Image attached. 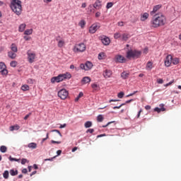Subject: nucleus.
<instances>
[{
    "label": "nucleus",
    "mask_w": 181,
    "mask_h": 181,
    "mask_svg": "<svg viewBox=\"0 0 181 181\" xmlns=\"http://www.w3.org/2000/svg\"><path fill=\"white\" fill-rule=\"evenodd\" d=\"M160 108L159 107H155L154 108V111L156 112H161V111H166V108H165L164 107H165V104H163V103H161V104H160Z\"/></svg>",
    "instance_id": "obj_12"
},
{
    "label": "nucleus",
    "mask_w": 181,
    "mask_h": 181,
    "mask_svg": "<svg viewBox=\"0 0 181 181\" xmlns=\"http://www.w3.org/2000/svg\"><path fill=\"white\" fill-rule=\"evenodd\" d=\"M26 163H29V160H28L26 158H22L21 165H25Z\"/></svg>",
    "instance_id": "obj_44"
},
{
    "label": "nucleus",
    "mask_w": 181,
    "mask_h": 181,
    "mask_svg": "<svg viewBox=\"0 0 181 181\" xmlns=\"http://www.w3.org/2000/svg\"><path fill=\"white\" fill-rule=\"evenodd\" d=\"M148 18H149V14L148 13H144L141 17V21L142 22L146 21V19H148Z\"/></svg>",
    "instance_id": "obj_20"
},
{
    "label": "nucleus",
    "mask_w": 181,
    "mask_h": 181,
    "mask_svg": "<svg viewBox=\"0 0 181 181\" xmlns=\"http://www.w3.org/2000/svg\"><path fill=\"white\" fill-rule=\"evenodd\" d=\"M81 81L84 84H87V83H90V81H91V78L88 76H85L82 78Z\"/></svg>",
    "instance_id": "obj_18"
},
{
    "label": "nucleus",
    "mask_w": 181,
    "mask_h": 181,
    "mask_svg": "<svg viewBox=\"0 0 181 181\" xmlns=\"http://www.w3.org/2000/svg\"><path fill=\"white\" fill-rule=\"evenodd\" d=\"M25 28H26V24H21L18 28L19 32H23V30H25Z\"/></svg>",
    "instance_id": "obj_24"
},
{
    "label": "nucleus",
    "mask_w": 181,
    "mask_h": 181,
    "mask_svg": "<svg viewBox=\"0 0 181 181\" xmlns=\"http://www.w3.org/2000/svg\"><path fill=\"white\" fill-rule=\"evenodd\" d=\"M27 81L28 84H33V83H35V79L29 78Z\"/></svg>",
    "instance_id": "obj_47"
},
{
    "label": "nucleus",
    "mask_w": 181,
    "mask_h": 181,
    "mask_svg": "<svg viewBox=\"0 0 181 181\" xmlns=\"http://www.w3.org/2000/svg\"><path fill=\"white\" fill-rule=\"evenodd\" d=\"M160 8H162V5H160V4L154 6L153 11H151V13H150V15H151V16L155 15V13H156V12H158V11H159V9H160Z\"/></svg>",
    "instance_id": "obj_13"
},
{
    "label": "nucleus",
    "mask_w": 181,
    "mask_h": 181,
    "mask_svg": "<svg viewBox=\"0 0 181 181\" xmlns=\"http://www.w3.org/2000/svg\"><path fill=\"white\" fill-rule=\"evenodd\" d=\"M101 15V13H100L99 11L96 12L95 13V18H99V16Z\"/></svg>",
    "instance_id": "obj_62"
},
{
    "label": "nucleus",
    "mask_w": 181,
    "mask_h": 181,
    "mask_svg": "<svg viewBox=\"0 0 181 181\" xmlns=\"http://www.w3.org/2000/svg\"><path fill=\"white\" fill-rule=\"evenodd\" d=\"M6 65H5V63L0 62V71L2 70L4 67H5Z\"/></svg>",
    "instance_id": "obj_48"
},
{
    "label": "nucleus",
    "mask_w": 181,
    "mask_h": 181,
    "mask_svg": "<svg viewBox=\"0 0 181 181\" xmlns=\"http://www.w3.org/2000/svg\"><path fill=\"white\" fill-rule=\"evenodd\" d=\"M80 69H81V70L88 71V70H91V69H93V63L90 61H87L85 64H80Z\"/></svg>",
    "instance_id": "obj_5"
},
{
    "label": "nucleus",
    "mask_w": 181,
    "mask_h": 181,
    "mask_svg": "<svg viewBox=\"0 0 181 181\" xmlns=\"http://www.w3.org/2000/svg\"><path fill=\"white\" fill-rule=\"evenodd\" d=\"M145 110H151V105H146L145 106Z\"/></svg>",
    "instance_id": "obj_63"
},
{
    "label": "nucleus",
    "mask_w": 181,
    "mask_h": 181,
    "mask_svg": "<svg viewBox=\"0 0 181 181\" xmlns=\"http://www.w3.org/2000/svg\"><path fill=\"white\" fill-rule=\"evenodd\" d=\"M16 64H18V62H16V61H12L10 63L11 67H16Z\"/></svg>",
    "instance_id": "obj_39"
},
{
    "label": "nucleus",
    "mask_w": 181,
    "mask_h": 181,
    "mask_svg": "<svg viewBox=\"0 0 181 181\" xmlns=\"http://www.w3.org/2000/svg\"><path fill=\"white\" fill-rule=\"evenodd\" d=\"M58 97H59L61 100H66L67 97H69V91L64 88L61 89L58 92Z\"/></svg>",
    "instance_id": "obj_6"
},
{
    "label": "nucleus",
    "mask_w": 181,
    "mask_h": 181,
    "mask_svg": "<svg viewBox=\"0 0 181 181\" xmlns=\"http://www.w3.org/2000/svg\"><path fill=\"white\" fill-rule=\"evenodd\" d=\"M10 7L13 12L18 16L22 13V1L21 0H12Z\"/></svg>",
    "instance_id": "obj_2"
},
{
    "label": "nucleus",
    "mask_w": 181,
    "mask_h": 181,
    "mask_svg": "<svg viewBox=\"0 0 181 181\" xmlns=\"http://www.w3.org/2000/svg\"><path fill=\"white\" fill-rule=\"evenodd\" d=\"M22 173H24V174L28 173V169L23 168V169L22 170Z\"/></svg>",
    "instance_id": "obj_60"
},
{
    "label": "nucleus",
    "mask_w": 181,
    "mask_h": 181,
    "mask_svg": "<svg viewBox=\"0 0 181 181\" xmlns=\"http://www.w3.org/2000/svg\"><path fill=\"white\" fill-rule=\"evenodd\" d=\"M166 22V18L163 15L155 14L153 20L152 21L153 28H159V26H163Z\"/></svg>",
    "instance_id": "obj_1"
},
{
    "label": "nucleus",
    "mask_w": 181,
    "mask_h": 181,
    "mask_svg": "<svg viewBox=\"0 0 181 181\" xmlns=\"http://www.w3.org/2000/svg\"><path fill=\"white\" fill-rule=\"evenodd\" d=\"M141 54H142L141 51L131 49L127 52V59H139V57H141Z\"/></svg>",
    "instance_id": "obj_4"
},
{
    "label": "nucleus",
    "mask_w": 181,
    "mask_h": 181,
    "mask_svg": "<svg viewBox=\"0 0 181 181\" xmlns=\"http://www.w3.org/2000/svg\"><path fill=\"white\" fill-rule=\"evenodd\" d=\"M77 52H84L86 50V45L84 43H81L76 47Z\"/></svg>",
    "instance_id": "obj_14"
},
{
    "label": "nucleus",
    "mask_w": 181,
    "mask_h": 181,
    "mask_svg": "<svg viewBox=\"0 0 181 181\" xmlns=\"http://www.w3.org/2000/svg\"><path fill=\"white\" fill-rule=\"evenodd\" d=\"M91 87L94 90H96V88H97V87H98V86L96 83H93V84H92Z\"/></svg>",
    "instance_id": "obj_55"
},
{
    "label": "nucleus",
    "mask_w": 181,
    "mask_h": 181,
    "mask_svg": "<svg viewBox=\"0 0 181 181\" xmlns=\"http://www.w3.org/2000/svg\"><path fill=\"white\" fill-rule=\"evenodd\" d=\"M121 77L123 80H127V78H129V73L127 71H124L121 73Z\"/></svg>",
    "instance_id": "obj_16"
},
{
    "label": "nucleus",
    "mask_w": 181,
    "mask_h": 181,
    "mask_svg": "<svg viewBox=\"0 0 181 181\" xmlns=\"http://www.w3.org/2000/svg\"><path fill=\"white\" fill-rule=\"evenodd\" d=\"M157 83L158 84H163V79H162V78L157 79Z\"/></svg>",
    "instance_id": "obj_51"
},
{
    "label": "nucleus",
    "mask_w": 181,
    "mask_h": 181,
    "mask_svg": "<svg viewBox=\"0 0 181 181\" xmlns=\"http://www.w3.org/2000/svg\"><path fill=\"white\" fill-rule=\"evenodd\" d=\"M104 56H105V54L104 52H100L98 54V59L99 60H103V59H104Z\"/></svg>",
    "instance_id": "obj_33"
},
{
    "label": "nucleus",
    "mask_w": 181,
    "mask_h": 181,
    "mask_svg": "<svg viewBox=\"0 0 181 181\" xmlns=\"http://www.w3.org/2000/svg\"><path fill=\"white\" fill-rule=\"evenodd\" d=\"M84 127L85 128H90V127H93V122H91V121H88L85 122Z\"/></svg>",
    "instance_id": "obj_23"
},
{
    "label": "nucleus",
    "mask_w": 181,
    "mask_h": 181,
    "mask_svg": "<svg viewBox=\"0 0 181 181\" xmlns=\"http://www.w3.org/2000/svg\"><path fill=\"white\" fill-rule=\"evenodd\" d=\"M114 122H115V121L109 122L107 124L102 126V127L103 128H107V127H108V125H110V124H114Z\"/></svg>",
    "instance_id": "obj_49"
},
{
    "label": "nucleus",
    "mask_w": 181,
    "mask_h": 181,
    "mask_svg": "<svg viewBox=\"0 0 181 181\" xmlns=\"http://www.w3.org/2000/svg\"><path fill=\"white\" fill-rule=\"evenodd\" d=\"M136 21H138V18H131V22H132V23H135V22H136Z\"/></svg>",
    "instance_id": "obj_57"
},
{
    "label": "nucleus",
    "mask_w": 181,
    "mask_h": 181,
    "mask_svg": "<svg viewBox=\"0 0 181 181\" xmlns=\"http://www.w3.org/2000/svg\"><path fill=\"white\" fill-rule=\"evenodd\" d=\"M28 62L30 63H33L35 62V57H36V54L32 52H28Z\"/></svg>",
    "instance_id": "obj_11"
},
{
    "label": "nucleus",
    "mask_w": 181,
    "mask_h": 181,
    "mask_svg": "<svg viewBox=\"0 0 181 181\" xmlns=\"http://www.w3.org/2000/svg\"><path fill=\"white\" fill-rule=\"evenodd\" d=\"M132 101H135V99H130V100H127V101L124 103V104H125V105H126L127 104H129V103H132Z\"/></svg>",
    "instance_id": "obj_54"
},
{
    "label": "nucleus",
    "mask_w": 181,
    "mask_h": 181,
    "mask_svg": "<svg viewBox=\"0 0 181 181\" xmlns=\"http://www.w3.org/2000/svg\"><path fill=\"white\" fill-rule=\"evenodd\" d=\"M9 160H11V162H19V159L18 158H12V156H10V157L8 158Z\"/></svg>",
    "instance_id": "obj_38"
},
{
    "label": "nucleus",
    "mask_w": 181,
    "mask_h": 181,
    "mask_svg": "<svg viewBox=\"0 0 181 181\" xmlns=\"http://www.w3.org/2000/svg\"><path fill=\"white\" fill-rule=\"evenodd\" d=\"M57 156H60V155H62V150H58L57 151Z\"/></svg>",
    "instance_id": "obj_61"
},
{
    "label": "nucleus",
    "mask_w": 181,
    "mask_h": 181,
    "mask_svg": "<svg viewBox=\"0 0 181 181\" xmlns=\"http://www.w3.org/2000/svg\"><path fill=\"white\" fill-rule=\"evenodd\" d=\"M126 60L125 57L119 54L116 55L114 59L115 63H125Z\"/></svg>",
    "instance_id": "obj_7"
},
{
    "label": "nucleus",
    "mask_w": 181,
    "mask_h": 181,
    "mask_svg": "<svg viewBox=\"0 0 181 181\" xmlns=\"http://www.w3.org/2000/svg\"><path fill=\"white\" fill-rule=\"evenodd\" d=\"M170 64H172V55L169 54L165 58V66L170 67Z\"/></svg>",
    "instance_id": "obj_9"
},
{
    "label": "nucleus",
    "mask_w": 181,
    "mask_h": 181,
    "mask_svg": "<svg viewBox=\"0 0 181 181\" xmlns=\"http://www.w3.org/2000/svg\"><path fill=\"white\" fill-rule=\"evenodd\" d=\"M114 37L115 39H119V37H121V34H119V33H115Z\"/></svg>",
    "instance_id": "obj_46"
},
{
    "label": "nucleus",
    "mask_w": 181,
    "mask_h": 181,
    "mask_svg": "<svg viewBox=\"0 0 181 181\" xmlns=\"http://www.w3.org/2000/svg\"><path fill=\"white\" fill-rule=\"evenodd\" d=\"M3 177L4 179H8L9 178V171L5 170L3 173Z\"/></svg>",
    "instance_id": "obj_27"
},
{
    "label": "nucleus",
    "mask_w": 181,
    "mask_h": 181,
    "mask_svg": "<svg viewBox=\"0 0 181 181\" xmlns=\"http://www.w3.org/2000/svg\"><path fill=\"white\" fill-rule=\"evenodd\" d=\"M52 132H57V134H59V136H63V135H62V133L60 132V131H59L57 129L52 130Z\"/></svg>",
    "instance_id": "obj_50"
},
{
    "label": "nucleus",
    "mask_w": 181,
    "mask_h": 181,
    "mask_svg": "<svg viewBox=\"0 0 181 181\" xmlns=\"http://www.w3.org/2000/svg\"><path fill=\"white\" fill-rule=\"evenodd\" d=\"M122 39V40H124L125 42H127V40H128V35L123 34Z\"/></svg>",
    "instance_id": "obj_43"
},
{
    "label": "nucleus",
    "mask_w": 181,
    "mask_h": 181,
    "mask_svg": "<svg viewBox=\"0 0 181 181\" xmlns=\"http://www.w3.org/2000/svg\"><path fill=\"white\" fill-rule=\"evenodd\" d=\"M97 121L98 122H103V121H104V117L103 116V115H99L97 117Z\"/></svg>",
    "instance_id": "obj_28"
},
{
    "label": "nucleus",
    "mask_w": 181,
    "mask_h": 181,
    "mask_svg": "<svg viewBox=\"0 0 181 181\" xmlns=\"http://www.w3.org/2000/svg\"><path fill=\"white\" fill-rule=\"evenodd\" d=\"M28 147L30 149H36V148H37V144L36 143H30L28 144Z\"/></svg>",
    "instance_id": "obj_21"
},
{
    "label": "nucleus",
    "mask_w": 181,
    "mask_h": 181,
    "mask_svg": "<svg viewBox=\"0 0 181 181\" xmlns=\"http://www.w3.org/2000/svg\"><path fill=\"white\" fill-rule=\"evenodd\" d=\"M10 175L11 176H16V175H18V170H13V169H11L10 170Z\"/></svg>",
    "instance_id": "obj_25"
},
{
    "label": "nucleus",
    "mask_w": 181,
    "mask_h": 181,
    "mask_svg": "<svg viewBox=\"0 0 181 181\" xmlns=\"http://www.w3.org/2000/svg\"><path fill=\"white\" fill-rule=\"evenodd\" d=\"M79 26H81V28L83 29V28H84V26H86V21L81 20L79 22Z\"/></svg>",
    "instance_id": "obj_35"
},
{
    "label": "nucleus",
    "mask_w": 181,
    "mask_h": 181,
    "mask_svg": "<svg viewBox=\"0 0 181 181\" xmlns=\"http://www.w3.org/2000/svg\"><path fill=\"white\" fill-rule=\"evenodd\" d=\"M21 90H23V91H28L29 90V86H28V85H23L21 86Z\"/></svg>",
    "instance_id": "obj_34"
},
{
    "label": "nucleus",
    "mask_w": 181,
    "mask_h": 181,
    "mask_svg": "<svg viewBox=\"0 0 181 181\" xmlns=\"http://www.w3.org/2000/svg\"><path fill=\"white\" fill-rule=\"evenodd\" d=\"M32 33H33V29H27L24 32V35H32Z\"/></svg>",
    "instance_id": "obj_31"
},
{
    "label": "nucleus",
    "mask_w": 181,
    "mask_h": 181,
    "mask_svg": "<svg viewBox=\"0 0 181 181\" xmlns=\"http://www.w3.org/2000/svg\"><path fill=\"white\" fill-rule=\"evenodd\" d=\"M6 151H8V148L6 146H1L0 147V151L2 153H5V152H6Z\"/></svg>",
    "instance_id": "obj_26"
},
{
    "label": "nucleus",
    "mask_w": 181,
    "mask_h": 181,
    "mask_svg": "<svg viewBox=\"0 0 181 181\" xmlns=\"http://www.w3.org/2000/svg\"><path fill=\"white\" fill-rule=\"evenodd\" d=\"M93 6L95 9H101V1L96 0L95 4H93Z\"/></svg>",
    "instance_id": "obj_15"
},
{
    "label": "nucleus",
    "mask_w": 181,
    "mask_h": 181,
    "mask_svg": "<svg viewBox=\"0 0 181 181\" xmlns=\"http://www.w3.org/2000/svg\"><path fill=\"white\" fill-rule=\"evenodd\" d=\"M102 40V43L105 45V46H108V45H110V38L108 37H105L103 39L101 40Z\"/></svg>",
    "instance_id": "obj_17"
},
{
    "label": "nucleus",
    "mask_w": 181,
    "mask_h": 181,
    "mask_svg": "<svg viewBox=\"0 0 181 181\" xmlns=\"http://www.w3.org/2000/svg\"><path fill=\"white\" fill-rule=\"evenodd\" d=\"M124 95H125V93L124 92H120L117 94L118 98H123Z\"/></svg>",
    "instance_id": "obj_40"
},
{
    "label": "nucleus",
    "mask_w": 181,
    "mask_h": 181,
    "mask_svg": "<svg viewBox=\"0 0 181 181\" xmlns=\"http://www.w3.org/2000/svg\"><path fill=\"white\" fill-rule=\"evenodd\" d=\"M64 45V41H63V40H59V41L58 42V46H59V47H63Z\"/></svg>",
    "instance_id": "obj_42"
},
{
    "label": "nucleus",
    "mask_w": 181,
    "mask_h": 181,
    "mask_svg": "<svg viewBox=\"0 0 181 181\" xmlns=\"http://www.w3.org/2000/svg\"><path fill=\"white\" fill-rule=\"evenodd\" d=\"M111 76H112V71H111L110 69H105L103 71V76L105 77V78H110Z\"/></svg>",
    "instance_id": "obj_10"
},
{
    "label": "nucleus",
    "mask_w": 181,
    "mask_h": 181,
    "mask_svg": "<svg viewBox=\"0 0 181 181\" xmlns=\"http://www.w3.org/2000/svg\"><path fill=\"white\" fill-rule=\"evenodd\" d=\"M113 5L114 4L112 2H108L106 6L107 9H110V8H112Z\"/></svg>",
    "instance_id": "obj_41"
},
{
    "label": "nucleus",
    "mask_w": 181,
    "mask_h": 181,
    "mask_svg": "<svg viewBox=\"0 0 181 181\" xmlns=\"http://www.w3.org/2000/svg\"><path fill=\"white\" fill-rule=\"evenodd\" d=\"M24 39H25V40L28 41L30 39V37L24 36Z\"/></svg>",
    "instance_id": "obj_64"
},
{
    "label": "nucleus",
    "mask_w": 181,
    "mask_h": 181,
    "mask_svg": "<svg viewBox=\"0 0 181 181\" xmlns=\"http://www.w3.org/2000/svg\"><path fill=\"white\" fill-rule=\"evenodd\" d=\"M71 78V74L70 73L66 72V74H59L57 76H54L51 78V83L54 84V83H60L63 81V80L70 79Z\"/></svg>",
    "instance_id": "obj_3"
},
{
    "label": "nucleus",
    "mask_w": 181,
    "mask_h": 181,
    "mask_svg": "<svg viewBox=\"0 0 181 181\" xmlns=\"http://www.w3.org/2000/svg\"><path fill=\"white\" fill-rule=\"evenodd\" d=\"M47 139H49V133L47 134L46 138L42 139L41 144H43V142Z\"/></svg>",
    "instance_id": "obj_52"
},
{
    "label": "nucleus",
    "mask_w": 181,
    "mask_h": 181,
    "mask_svg": "<svg viewBox=\"0 0 181 181\" xmlns=\"http://www.w3.org/2000/svg\"><path fill=\"white\" fill-rule=\"evenodd\" d=\"M0 73H1L2 76H6L8 74V69H6V66H4L1 71Z\"/></svg>",
    "instance_id": "obj_22"
},
{
    "label": "nucleus",
    "mask_w": 181,
    "mask_h": 181,
    "mask_svg": "<svg viewBox=\"0 0 181 181\" xmlns=\"http://www.w3.org/2000/svg\"><path fill=\"white\" fill-rule=\"evenodd\" d=\"M171 63H173V64H175V65L179 64V59H178V58H175V59H173V58L172 57Z\"/></svg>",
    "instance_id": "obj_32"
},
{
    "label": "nucleus",
    "mask_w": 181,
    "mask_h": 181,
    "mask_svg": "<svg viewBox=\"0 0 181 181\" xmlns=\"http://www.w3.org/2000/svg\"><path fill=\"white\" fill-rule=\"evenodd\" d=\"M103 136H107V134H99L97 136V138H103Z\"/></svg>",
    "instance_id": "obj_58"
},
{
    "label": "nucleus",
    "mask_w": 181,
    "mask_h": 181,
    "mask_svg": "<svg viewBox=\"0 0 181 181\" xmlns=\"http://www.w3.org/2000/svg\"><path fill=\"white\" fill-rule=\"evenodd\" d=\"M83 95H84V93H83V92H80L78 96L75 98V102L77 103Z\"/></svg>",
    "instance_id": "obj_29"
},
{
    "label": "nucleus",
    "mask_w": 181,
    "mask_h": 181,
    "mask_svg": "<svg viewBox=\"0 0 181 181\" xmlns=\"http://www.w3.org/2000/svg\"><path fill=\"white\" fill-rule=\"evenodd\" d=\"M98 29H100V25L93 24L89 28V33H95Z\"/></svg>",
    "instance_id": "obj_8"
},
{
    "label": "nucleus",
    "mask_w": 181,
    "mask_h": 181,
    "mask_svg": "<svg viewBox=\"0 0 181 181\" xmlns=\"http://www.w3.org/2000/svg\"><path fill=\"white\" fill-rule=\"evenodd\" d=\"M51 143H52V144H62V141H54V140H52V141H51Z\"/></svg>",
    "instance_id": "obj_59"
},
{
    "label": "nucleus",
    "mask_w": 181,
    "mask_h": 181,
    "mask_svg": "<svg viewBox=\"0 0 181 181\" xmlns=\"http://www.w3.org/2000/svg\"><path fill=\"white\" fill-rule=\"evenodd\" d=\"M8 57L10 58V59H16V54L12 51H9L8 52Z\"/></svg>",
    "instance_id": "obj_19"
},
{
    "label": "nucleus",
    "mask_w": 181,
    "mask_h": 181,
    "mask_svg": "<svg viewBox=\"0 0 181 181\" xmlns=\"http://www.w3.org/2000/svg\"><path fill=\"white\" fill-rule=\"evenodd\" d=\"M15 129H16V130L19 129V126L16 125V126H11L10 127V131H15Z\"/></svg>",
    "instance_id": "obj_36"
},
{
    "label": "nucleus",
    "mask_w": 181,
    "mask_h": 181,
    "mask_svg": "<svg viewBox=\"0 0 181 181\" xmlns=\"http://www.w3.org/2000/svg\"><path fill=\"white\" fill-rule=\"evenodd\" d=\"M88 132L90 134H93V132H94V129H88L87 131H86V134H88Z\"/></svg>",
    "instance_id": "obj_53"
},
{
    "label": "nucleus",
    "mask_w": 181,
    "mask_h": 181,
    "mask_svg": "<svg viewBox=\"0 0 181 181\" xmlns=\"http://www.w3.org/2000/svg\"><path fill=\"white\" fill-rule=\"evenodd\" d=\"M11 50L14 53H16V52H18V47H16V45H15V44H12L11 45Z\"/></svg>",
    "instance_id": "obj_30"
},
{
    "label": "nucleus",
    "mask_w": 181,
    "mask_h": 181,
    "mask_svg": "<svg viewBox=\"0 0 181 181\" xmlns=\"http://www.w3.org/2000/svg\"><path fill=\"white\" fill-rule=\"evenodd\" d=\"M153 64L152 62H148L146 64V69H149L150 70H151Z\"/></svg>",
    "instance_id": "obj_37"
},
{
    "label": "nucleus",
    "mask_w": 181,
    "mask_h": 181,
    "mask_svg": "<svg viewBox=\"0 0 181 181\" xmlns=\"http://www.w3.org/2000/svg\"><path fill=\"white\" fill-rule=\"evenodd\" d=\"M30 115H32V113H29L28 115H26L25 117H24V119L26 120L28 119V118H29V117H30Z\"/></svg>",
    "instance_id": "obj_56"
},
{
    "label": "nucleus",
    "mask_w": 181,
    "mask_h": 181,
    "mask_svg": "<svg viewBox=\"0 0 181 181\" xmlns=\"http://www.w3.org/2000/svg\"><path fill=\"white\" fill-rule=\"evenodd\" d=\"M123 105H125V103H122L119 106H115L113 107V110H117V109H119L121 108V107H123Z\"/></svg>",
    "instance_id": "obj_45"
}]
</instances>
